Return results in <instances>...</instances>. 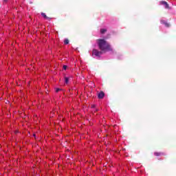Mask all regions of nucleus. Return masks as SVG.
I'll list each match as a JSON object with an SVG mask.
<instances>
[{
    "label": "nucleus",
    "instance_id": "obj_3",
    "mask_svg": "<svg viewBox=\"0 0 176 176\" xmlns=\"http://www.w3.org/2000/svg\"><path fill=\"white\" fill-rule=\"evenodd\" d=\"M160 4L163 5L165 9H170V6H168V3L166 1H162L160 2Z\"/></svg>",
    "mask_w": 176,
    "mask_h": 176
},
{
    "label": "nucleus",
    "instance_id": "obj_15",
    "mask_svg": "<svg viewBox=\"0 0 176 176\" xmlns=\"http://www.w3.org/2000/svg\"><path fill=\"white\" fill-rule=\"evenodd\" d=\"M33 136L34 137V138H36V134H34Z\"/></svg>",
    "mask_w": 176,
    "mask_h": 176
},
{
    "label": "nucleus",
    "instance_id": "obj_14",
    "mask_svg": "<svg viewBox=\"0 0 176 176\" xmlns=\"http://www.w3.org/2000/svg\"><path fill=\"white\" fill-rule=\"evenodd\" d=\"M8 2V0H3V3H6Z\"/></svg>",
    "mask_w": 176,
    "mask_h": 176
},
{
    "label": "nucleus",
    "instance_id": "obj_11",
    "mask_svg": "<svg viewBox=\"0 0 176 176\" xmlns=\"http://www.w3.org/2000/svg\"><path fill=\"white\" fill-rule=\"evenodd\" d=\"M61 89H60V88H56V93H58V91H61Z\"/></svg>",
    "mask_w": 176,
    "mask_h": 176
},
{
    "label": "nucleus",
    "instance_id": "obj_1",
    "mask_svg": "<svg viewBox=\"0 0 176 176\" xmlns=\"http://www.w3.org/2000/svg\"><path fill=\"white\" fill-rule=\"evenodd\" d=\"M98 48L101 52H111L112 48L109 43L104 38H99L97 40Z\"/></svg>",
    "mask_w": 176,
    "mask_h": 176
},
{
    "label": "nucleus",
    "instance_id": "obj_7",
    "mask_svg": "<svg viewBox=\"0 0 176 176\" xmlns=\"http://www.w3.org/2000/svg\"><path fill=\"white\" fill-rule=\"evenodd\" d=\"M154 155H155V156H162V155H164V153H159V152H155Z\"/></svg>",
    "mask_w": 176,
    "mask_h": 176
},
{
    "label": "nucleus",
    "instance_id": "obj_2",
    "mask_svg": "<svg viewBox=\"0 0 176 176\" xmlns=\"http://www.w3.org/2000/svg\"><path fill=\"white\" fill-rule=\"evenodd\" d=\"M92 54L94 56H96V57H100V56H101V54H102V52L98 51V50H93Z\"/></svg>",
    "mask_w": 176,
    "mask_h": 176
},
{
    "label": "nucleus",
    "instance_id": "obj_10",
    "mask_svg": "<svg viewBox=\"0 0 176 176\" xmlns=\"http://www.w3.org/2000/svg\"><path fill=\"white\" fill-rule=\"evenodd\" d=\"M64 43H65V45H68V43H69V40H68V38L65 39Z\"/></svg>",
    "mask_w": 176,
    "mask_h": 176
},
{
    "label": "nucleus",
    "instance_id": "obj_4",
    "mask_svg": "<svg viewBox=\"0 0 176 176\" xmlns=\"http://www.w3.org/2000/svg\"><path fill=\"white\" fill-rule=\"evenodd\" d=\"M104 96H105V94L104 93V91H100L98 94V98L101 100V99L104 98Z\"/></svg>",
    "mask_w": 176,
    "mask_h": 176
},
{
    "label": "nucleus",
    "instance_id": "obj_9",
    "mask_svg": "<svg viewBox=\"0 0 176 176\" xmlns=\"http://www.w3.org/2000/svg\"><path fill=\"white\" fill-rule=\"evenodd\" d=\"M107 32V29H100V34H104Z\"/></svg>",
    "mask_w": 176,
    "mask_h": 176
},
{
    "label": "nucleus",
    "instance_id": "obj_5",
    "mask_svg": "<svg viewBox=\"0 0 176 176\" xmlns=\"http://www.w3.org/2000/svg\"><path fill=\"white\" fill-rule=\"evenodd\" d=\"M160 23H161V24H164V25H165V27H167V28L170 27V23L166 22V21H164V20H161Z\"/></svg>",
    "mask_w": 176,
    "mask_h": 176
},
{
    "label": "nucleus",
    "instance_id": "obj_8",
    "mask_svg": "<svg viewBox=\"0 0 176 176\" xmlns=\"http://www.w3.org/2000/svg\"><path fill=\"white\" fill-rule=\"evenodd\" d=\"M69 82V78L65 77V83H66V85H68Z\"/></svg>",
    "mask_w": 176,
    "mask_h": 176
},
{
    "label": "nucleus",
    "instance_id": "obj_6",
    "mask_svg": "<svg viewBox=\"0 0 176 176\" xmlns=\"http://www.w3.org/2000/svg\"><path fill=\"white\" fill-rule=\"evenodd\" d=\"M41 16H43V17H44L45 20H48L49 21L52 20V18L47 16L45 13H41Z\"/></svg>",
    "mask_w": 176,
    "mask_h": 176
},
{
    "label": "nucleus",
    "instance_id": "obj_16",
    "mask_svg": "<svg viewBox=\"0 0 176 176\" xmlns=\"http://www.w3.org/2000/svg\"><path fill=\"white\" fill-rule=\"evenodd\" d=\"M98 111V109H96V110H95V112H97Z\"/></svg>",
    "mask_w": 176,
    "mask_h": 176
},
{
    "label": "nucleus",
    "instance_id": "obj_12",
    "mask_svg": "<svg viewBox=\"0 0 176 176\" xmlns=\"http://www.w3.org/2000/svg\"><path fill=\"white\" fill-rule=\"evenodd\" d=\"M67 65H63V69H67Z\"/></svg>",
    "mask_w": 176,
    "mask_h": 176
},
{
    "label": "nucleus",
    "instance_id": "obj_13",
    "mask_svg": "<svg viewBox=\"0 0 176 176\" xmlns=\"http://www.w3.org/2000/svg\"><path fill=\"white\" fill-rule=\"evenodd\" d=\"M91 108H96V105L92 104V105L91 106Z\"/></svg>",
    "mask_w": 176,
    "mask_h": 176
}]
</instances>
